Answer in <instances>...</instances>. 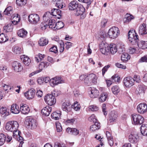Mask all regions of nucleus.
<instances>
[{"instance_id": "25", "label": "nucleus", "mask_w": 147, "mask_h": 147, "mask_svg": "<svg viewBox=\"0 0 147 147\" xmlns=\"http://www.w3.org/2000/svg\"><path fill=\"white\" fill-rule=\"evenodd\" d=\"M47 24H46L45 25H44V29L46 28V26H49V27L51 28H54L55 26V21L54 20H48L47 21Z\"/></svg>"}, {"instance_id": "34", "label": "nucleus", "mask_w": 147, "mask_h": 147, "mask_svg": "<svg viewBox=\"0 0 147 147\" xmlns=\"http://www.w3.org/2000/svg\"><path fill=\"white\" fill-rule=\"evenodd\" d=\"M18 36L20 37L25 38L27 34V32L24 29H22L18 31Z\"/></svg>"}, {"instance_id": "4", "label": "nucleus", "mask_w": 147, "mask_h": 147, "mask_svg": "<svg viewBox=\"0 0 147 147\" xmlns=\"http://www.w3.org/2000/svg\"><path fill=\"white\" fill-rule=\"evenodd\" d=\"M120 31L118 28L114 26L111 28L109 30L108 36L110 38L115 39L119 35Z\"/></svg>"}, {"instance_id": "42", "label": "nucleus", "mask_w": 147, "mask_h": 147, "mask_svg": "<svg viewBox=\"0 0 147 147\" xmlns=\"http://www.w3.org/2000/svg\"><path fill=\"white\" fill-rule=\"evenodd\" d=\"M8 40V38L3 34H0V43H3L6 42Z\"/></svg>"}, {"instance_id": "61", "label": "nucleus", "mask_w": 147, "mask_h": 147, "mask_svg": "<svg viewBox=\"0 0 147 147\" xmlns=\"http://www.w3.org/2000/svg\"><path fill=\"white\" fill-rule=\"evenodd\" d=\"M134 78L133 79L134 80V82L136 81V82L138 83H139L140 82L141 80L140 79V76L136 75H135Z\"/></svg>"}, {"instance_id": "57", "label": "nucleus", "mask_w": 147, "mask_h": 147, "mask_svg": "<svg viewBox=\"0 0 147 147\" xmlns=\"http://www.w3.org/2000/svg\"><path fill=\"white\" fill-rule=\"evenodd\" d=\"M84 82L85 84L88 86L90 85V84H91L90 78L88 77V75L86 76L84 80Z\"/></svg>"}, {"instance_id": "29", "label": "nucleus", "mask_w": 147, "mask_h": 147, "mask_svg": "<svg viewBox=\"0 0 147 147\" xmlns=\"http://www.w3.org/2000/svg\"><path fill=\"white\" fill-rule=\"evenodd\" d=\"M88 77L90 78L91 83L96 84L97 83V78L95 74H92L88 75Z\"/></svg>"}, {"instance_id": "49", "label": "nucleus", "mask_w": 147, "mask_h": 147, "mask_svg": "<svg viewBox=\"0 0 147 147\" xmlns=\"http://www.w3.org/2000/svg\"><path fill=\"white\" fill-rule=\"evenodd\" d=\"M13 52L16 54H19L21 53V48L18 46H15L12 49Z\"/></svg>"}, {"instance_id": "32", "label": "nucleus", "mask_w": 147, "mask_h": 147, "mask_svg": "<svg viewBox=\"0 0 147 147\" xmlns=\"http://www.w3.org/2000/svg\"><path fill=\"white\" fill-rule=\"evenodd\" d=\"M61 113L60 111L54 112L51 115L52 118L56 120L59 119L60 118Z\"/></svg>"}, {"instance_id": "36", "label": "nucleus", "mask_w": 147, "mask_h": 147, "mask_svg": "<svg viewBox=\"0 0 147 147\" xmlns=\"http://www.w3.org/2000/svg\"><path fill=\"white\" fill-rule=\"evenodd\" d=\"M100 123L98 122L94 123V124L91 125L90 128V130L92 131L98 129L100 128Z\"/></svg>"}, {"instance_id": "35", "label": "nucleus", "mask_w": 147, "mask_h": 147, "mask_svg": "<svg viewBox=\"0 0 147 147\" xmlns=\"http://www.w3.org/2000/svg\"><path fill=\"white\" fill-rule=\"evenodd\" d=\"M13 13V9L11 6H9L6 8L4 11V14L10 16Z\"/></svg>"}, {"instance_id": "21", "label": "nucleus", "mask_w": 147, "mask_h": 147, "mask_svg": "<svg viewBox=\"0 0 147 147\" xmlns=\"http://www.w3.org/2000/svg\"><path fill=\"white\" fill-rule=\"evenodd\" d=\"M138 138L137 134H131L129 136V140L131 143H135L137 142Z\"/></svg>"}, {"instance_id": "52", "label": "nucleus", "mask_w": 147, "mask_h": 147, "mask_svg": "<svg viewBox=\"0 0 147 147\" xmlns=\"http://www.w3.org/2000/svg\"><path fill=\"white\" fill-rule=\"evenodd\" d=\"M59 42L60 45V53H62L64 50V43L61 40L59 41Z\"/></svg>"}, {"instance_id": "46", "label": "nucleus", "mask_w": 147, "mask_h": 147, "mask_svg": "<svg viewBox=\"0 0 147 147\" xmlns=\"http://www.w3.org/2000/svg\"><path fill=\"white\" fill-rule=\"evenodd\" d=\"M113 93L115 94H117L120 91V89L117 86H113L111 88Z\"/></svg>"}, {"instance_id": "17", "label": "nucleus", "mask_w": 147, "mask_h": 147, "mask_svg": "<svg viewBox=\"0 0 147 147\" xmlns=\"http://www.w3.org/2000/svg\"><path fill=\"white\" fill-rule=\"evenodd\" d=\"M63 110L66 112H70L72 109L71 105L69 102H64L62 105Z\"/></svg>"}, {"instance_id": "40", "label": "nucleus", "mask_w": 147, "mask_h": 147, "mask_svg": "<svg viewBox=\"0 0 147 147\" xmlns=\"http://www.w3.org/2000/svg\"><path fill=\"white\" fill-rule=\"evenodd\" d=\"M0 113L2 115H4V116H5L9 115V111L5 107H2L0 109Z\"/></svg>"}, {"instance_id": "50", "label": "nucleus", "mask_w": 147, "mask_h": 147, "mask_svg": "<svg viewBox=\"0 0 147 147\" xmlns=\"http://www.w3.org/2000/svg\"><path fill=\"white\" fill-rule=\"evenodd\" d=\"M75 120L74 118L67 119L64 121L65 124L67 125H72L74 123Z\"/></svg>"}, {"instance_id": "16", "label": "nucleus", "mask_w": 147, "mask_h": 147, "mask_svg": "<svg viewBox=\"0 0 147 147\" xmlns=\"http://www.w3.org/2000/svg\"><path fill=\"white\" fill-rule=\"evenodd\" d=\"M139 34L143 35L147 34V27L146 24L143 23L140 25L138 29Z\"/></svg>"}, {"instance_id": "38", "label": "nucleus", "mask_w": 147, "mask_h": 147, "mask_svg": "<svg viewBox=\"0 0 147 147\" xmlns=\"http://www.w3.org/2000/svg\"><path fill=\"white\" fill-rule=\"evenodd\" d=\"M99 94V91L96 89H92L91 91L90 96L92 98H95L97 97Z\"/></svg>"}, {"instance_id": "8", "label": "nucleus", "mask_w": 147, "mask_h": 147, "mask_svg": "<svg viewBox=\"0 0 147 147\" xmlns=\"http://www.w3.org/2000/svg\"><path fill=\"white\" fill-rule=\"evenodd\" d=\"M64 82V80L61 78L55 77L51 78L49 81L50 85L53 87L59 84L63 83Z\"/></svg>"}, {"instance_id": "6", "label": "nucleus", "mask_w": 147, "mask_h": 147, "mask_svg": "<svg viewBox=\"0 0 147 147\" xmlns=\"http://www.w3.org/2000/svg\"><path fill=\"white\" fill-rule=\"evenodd\" d=\"M25 124L27 128L31 129L35 128L37 125L36 121L31 117H29L26 119L25 122Z\"/></svg>"}, {"instance_id": "64", "label": "nucleus", "mask_w": 147, "mask_h": 147, "mask_svg": "<svg viewBox=\"0 0 147 147\" xmlns=\"http://www.w3.org/2000/svg\"><path fill=\"white\" fill-rule=\"evenodd\" d=\"M140 62H147V55H146L142 57L140 59Z\"/></svg>"}, {"instance_id": "41", "label": "nucleus", "mask_w": 147, "mask_h": 147, "mask_svg": "<svg viewBox=\"0 0 147 147\" xmlns=\"http://www.w3.org/2000/svg\"><path fill=\"white\" fill-rule=\"evenodd\" d=\"M107 95L106 92H103L100 95L99 100L100 102H103L105 101L107 98Z\"/></svg>"}, {"instance_id": "10", "label": "nucleus", "mask_w": 147, "mask_h": 147, "mask_svg": "<svg viewBox=\"0 0 147 147\" xmlns=\"http://www.w3.org/2000/svg\"><path fill=\"white\" fill-rule=\"evenodd\" d=\"M29 22L32 24H36L40 20L39 16L36 14H30L28 16Z\"/></svg>"}, {"instance_id": "26", "label": "nucleus", "mask_w": 147, "mask_h": 147, "mask_svg": "<svg viewBox=\"0 0 147 147\" xmlns=\"http://www.w3.org/2000/svg\"><path fill=\"white\" fill-rule=\"evenodd\" d=\"M110 53H111L113 54H115L117 51V49L115 44H111L110 46L108 45Z\"/></svg>"}, {"instance_id": "27", "label": "nucleus", "mask_w": 147, "mask_h": 147, "mask_svg": "<svg viewBox=\"0 0 147 147\" xmlns=\"http://www.w3.org/2000/svg\"><path fill=\"white\" fill-rule=\"evenodd\" d=\"M48 39L45 37L41 38L38 41L39 45L40 46H44L47 45L48 43Z\"/></svg>"}, {"instance_id": "18", "label": "nucleus", "mask_w": 147, "mask_h": 147, "mask_svg": "<svg viewBox=\"0 0 147 147\" xmlns=\"http://www.w3.org/2000/svg\"><path fill=\"white\" fill-rule=\"evenodd\" d=\"M79 6L78 2L76 0H74L69 4V10H75Z\"/></svg>"}, {"instance_id": "1", "label": "nucleus", "mask_w": 147, "mask_h": 147, "mask_svg": "<svg viewBox=\"0 0 147 147\" xmlns=\"http://www.w3.org/2000/svg\"><path fill=\"white\" fill-rule=\"evenodd\" d=\"M128 39L132 44H137L140 48L142 49L147 48V41H142L141 43H138V35L135 30H132L128 32Z\"/></svg>"}, {"instance_id": "63", "label": "nucleus", "mask_w": 147, "mask_h": 147, "mask_svg": "<svg viewBox=\"0 0 147 147\" xmlns=\"http://www.w3.org/2000/svg\"><path fill=\"white\" fill-rule=\"evenodd\" d=\"M54 147H66L64 144H61L58 142L55 143Z\"/></svg>"}, {"instance_id": "31", "label": "nucleus", "mask_w": 147, "mask_h": 147, "mask_svg": "<svg viewBox=\"0 0 147 147\" xmlns=\"http://www.w3.org/2000/svg\"><path fill=\"white\" fill-rule=\"evenodd\" d=\"M49 63L47 62H41L39 65V68L40 72L42 71L43 69L47 68L49 65Z\"/></svg>"}, {"instance_id": "13", "label": "nucleus", "mask_w": 147, "mask_h": 147, "mask_svg": "<svg viewBox=\"0 0 147 147\" xmlns=\"http://www.w3.org/2000/svg\"><path fill=\"white\" fill-rule=\"evenodd\" d=\"M12 67L16 72H20L23 69V67L21 64L18 62L15 61L12 63Z\"/></svg>"}, {"instance_id": "51", "label": "nucleus", "mask_w": 147, "mask_h": 147, "mask_svg": "<svg viewBox=\"0 0 147 147\" xmlns=\"http://www.w3.org/2000/svg\"><path fill=\"white\" fill-rule=\"evenodd\" d=\"M56 126L57 132H60L62 130V127L61 124L58 122H56Z\"/></svg>"}, {"instance_id": "47", "label": "nucleus", "mask_w": 147, "mask_h": 147, "mask_svg": "<svg viewBox=\"0 0 147 147\" xmlns=\"http://www.w3.org/2000/svg\"><path fill=\"white\" fill-rule=\"evenodd\" d=\"M27 1V0H16V2L18 6L22 7L26 3Z\"/></svg>"}, {"instance_id": "54", "label": "nucleus", "mask_w": 147, "mask_h": 147, "mask_svg": "<svg viewBox=\"0 0 147 147\" xmlns=\"http://www.w3.org/2000/svg\"><path fill=\"white\" fill-rule=\"evenodd\" d=\"M89 108L92 111H98V108L95 105H92L90 106Z\"/></svg>"}, {"instance_id": "9", "label": "nucleus", "mask_w": 147, "mask_h": 147, "mask_svg": "<svg viewBox=\"0 0 147 147\" xmlns=\"http://www.w3.org/2000/svg\"><path fill=\"white\" fill-rule=\"evenodd\" d=\"M44 100L50 106L53 105L56 102L55 98L52 95L49 94H48L45 96Z\"/></svg>"}, {"instance_id": "2", "label": "nucleus", "mask_w": 147, "mask_h": 147, "mask_svg": "<svg viewBox=\"0 0 147 147\" xmlns=\"http://www.w3.org/2000/svg\"><path fill=\"white\" fill-rule=\"evenodd\" d=\"M52 15L55 17L56 18L60 19L62 15V11L59 9L53 8L52 9L51 12H47L46 13L43 15V17L48 18L49 15Z\"/></svg>"}, {"instance_id": "30", "label": "nucleus", "mask_w": 147, "mask_h": 147, "mask_svg": "<svg viewBox=\"0 0 147 147\" xmlns=\"http://www.w3.org/2000/svg\"><path fill=\"white\" fill-rule=\"evenodd\" d=\"M141 132L144 136L147 135V124H143L141 126Z\"/></svg>"}, {"instance_id": "58", "label": "nucleus", "mask_w": 147, "mask_h": 147, "mask_svg": "<svg viewBox=\"0 0 147 147\" xmlns=\"http://www.w3.org/2000/svg\"><path fill=\"white\" fill-rule=\"evenodd\" d=\"M49 51L51 52H53L55 53H57L58 51L57 47L55 46H53L50 49Z\"/></svg>"}, {"instance_id": "7", "label": "nucleus", "mask_w": 147, "mask_h": 147, "mask_svg": "<svg viewBox=\"0 0 147 147\" xmlns=\"http://www.w3.org/2000/svg\"><path fill=\"white\" fill-rule=\"evenodd\" d=\"M85 9L82 5H79V6L75 10L74 14L76 16L80 15L81 18L83 19L86 16V14L85 12Z\"/></svg>"}, {"instance_id": "19", "label": "nucleus", "mask_w": 147, "mask_h": 147, "mask_svg": "<svg viewBox=\"0 0 147 147\" xmlns=\"http://www.w3.org/2000/svg\"><path fill=\"white\" fill-rule=\"evenodd\" d=\"M117 112L114 111L111 112L109 114V120L110 122H112L116 121L117 119Z\"/></svg>"}, {"instance_id": "28", "label": "nucleus", "mask_w": 147, "mask_h": 147, "mask_svg": "<svg viewBox=\"0 0 147 147\" xmlns=\"http://www.w3.org/2000/svg\"><path fill=\"white\" fill-rule=\"evenodd\" d=\"M134 18L132 15L130 14L127 13L125 15V17L123 19V21L124 23L128 24Z\"/></svg>"}, {"instance_id": "55", "label": "nucleus", "mask_w": 147, "mask_h": 147, "mask_svg": "<svg viewBox=\"0 0 147 147\" xmlns=\"http://www.w3.org/2000/svg\"><path fill=\"white\" fill-rule=\"evenodd\" d=\"M88 120L90 121H92L94 123L98 122L94 114L92 115L88 118Z\"/></svg>"}, {"instance_id": "62", "label": "nucleus", "mask_w": 147, "mask_h": 147, "mask_svg": "<svg viewBox=\"0 0 147 147\" xmlns=\"http://www.w3.org/2000/svg\"><path fill=\"white\" fill-rule=\"evenodd\" d=\"M79 134V131L76 129L75 128H72V130L71 133V135H77Z\"/></svg>"}, {"instance_id": "53", "label": "nucleus", "mask_w": 147, "mask_h": 147, "mask_svg": "<svg viewBox=\"0 0 147 147\" xmlns=\"http://www.w3.org/2000/svg\"><path fill=\"white\" fill-rule=\"evenodd\" d=\"M113 82H118L119 81V78L118 76V75L115 74L111 78Z\"/></svg>"}, {"instance_id": "39", "label": "nucleus", "mask_w": 147, "mask_h": 147, "mask_svg": "<svg viewBox=\"0 0 147 147\" xmlns=\"http://www.w3.org/2000/svg\"><path fill=\"white\" fill-rule=\"evenodd\" d=\"M13 25L11 24H9L4 27V31L5 32H11L13 30Z\"/></svg>"}, {"instance_id": "3", "label": "nucleus", "mask_w": 147, "mask_h": 147, "mask_svg": "<svg viewBox=\"0 0 147 147\" xmlns=\"http://www.w3.org/2000/svg\"><path fill=\"white\" fill-rule=\"evenodd\" d=\"M19 127V124L16 121H11L8 122L5 126V129L8 131L13 132L16 131Z\"/></svg>"}, {"instance_id": "20", "label": "nucleus", "mask_w": 147, "mask_h": 147, "mask_svg": "<svg viewBox=\"0 0 147 147\" xmlns=\"http://www.w3.org/2000/svg\"><path fill=\"white\" fill-rule=\"evenodd\" d=\"M30 111L29 108L26 105H21L20 111L22 113L24 114H27L29 113Z\"/></svg>"}, {"instance_id": "43", "label": "nucleus", "mask_w": 147, "mask_h": 147, "mask_svg": "<svg viewBox=\"0 0 147 147\" xmlns=\"http://www.w3.org/2000/svg\"><path fill=\"white\" fill-rule=\"evenodd\" d=\"M64 26V23L61 21H59L56 23L54 26L55 28H56L57 29H59L62 28Z\"/></svg>"}, {"instance_id": "5", "label": "nucleus", "mask_w": 147, "mask_h": 147, "mask_svg": "<svg viewBox=\"0 0 147 147\" xmlns=\"http://www.w3.org/2000/svg\"><path fill=\"white\" fill-rule=\"evenodd\" d=\"M132 117V123L135 125H141L144 121V118L140 114H134Z\"/></svg>"}, {"instance_id": "33", "label": "nucleus", "mask_w": 147, "mask_h": 147, "mask_svg": "<svg viewBox=\"0 0 147 147\" xmlns=\"http://www.w3.org/2000/svg\"><path fill=\"white\" fill-rule=\"evenodd\" d=\"M122 54L121 60L124 62H126L130 59V56L128 54L125 52Z\"/></svg>"}, {"instance_id": "45", "label": "nucleus", "mask_w": 147, "mask_h": 147, "mask_svg": "<svg viewBox=\"0 0 147 147\" xmlns=\"http://www.w3.org/2000/svg\"><path fill=\"white\" fill-rule=\"evenodd\" d=\"M125 46L123 44H121L119 45V47L117 49L118 52L121 54L123 53L125 51Z\"/></svg>"}, {"instance_id": "48", "label": "nucleus", "mask_w": 147, "mask_h": 147, "mask_svg": "<svg viewBox=\"0 0 147 147\" xmlns=\"http://www.w3.org/2000/svg\"><path fill=\"white\" fill-rule=\"evenodd\" d=\"M6 140V136L3 134H0V146L2 145Z\"/></svg>"}, {"instance_id": "59", "label": "nucleus", "mask_w": 147, "mask_h": 147, "mask_svg": "<svg viewBox=\"0 0 147 147\" xmlns=\"http://www.w3.org/2000/svg\"><path fill=\"white\" fill-rule=\"evenodd\" d=\"M74 106V108L76 111H78L80 109V106L78 104L77 102L76 103L75 102Z\"/></svg>"}, {"instance_id": "11", "label": "nucleus", "mask_w": 147, "mask_h": 147, "mask_svg": "<svg viewBox=\"0 0 147 147\" xmlns=\"http://www.w3.org/2000/svg\"><path fill=\"white\" fill-rule=\"evenodd\" d=\"M123 83L126 87H130L134 84V79L131 77L125 78L123 80Z\"/></svg>"}, {"instance_id": "60", "label": "nucleus", "mask_w": 147, "mask_h": 147, "mask_svg": "<svg viewBox=\"0 0 147 147\" xmlns=\"http://www.w3.org/2000/svg\"><path fill=\"white\" fill-rule=\"evenodd\" d=\"M45 55L39 53L38 55H36V58H39V61H41L45 57Z\"/></svg>"}, {"instance_id": "44", "label": "nucleus", "mask_w": 147, "mask_h": 147, "mask_svg": "<svg viewBox=\"0 0 147 147\" xmlns=\"http://www.w3.org/2000/svg\"><path fill=\"white\" fill-rule=\"evenodd\" d=\"M138 49L137 47H135L133 46L129 47V52L130 54H133L136 53Z\"/></svg>"}, {"instance_id": "23", "label": "nucleus", "mask_w": 147, "mask_h": 147, "mask_svg": "<svg viewBox=\"0 0 147 147\" xmlns=\"http://www.w3.org/2000/svg\"><path fill=\"white\" fill-rule=\"evenodd\" d=\"M52 108L49 106H46L42 110L41 113L46 116H48L51 111Z\"/></svg>"}, {"instance_id": "15", "label": "nucleus", "mask_w": 147, "mask_h": 147, "mask_svg": "<svg viewBox=\"0 0 147 147\" xmlns=\"http://www.w3.org/2000/svg\"><path fill=\"white\" fill-rule=\"evenodd\" d=\"M35 90L34 89H31L24 94L25 97L28 99H33L35 95Z\"/></svg>"}, {"instance_id": "22", "label": "nucleus", "mask_w": 147, "mask_h": 147, "mask_svg": "<svg viewBox=\"0 0 147 147\" xmlns=\"http://www.w3.org/2000/svg\"><path fill=\"white\" fill-rule=\"evenodd\" d=\"M11 111L12 113L15 114L19 113L20 112L19 106L16 104H13L11 107Z\"/></svg>"}, {"instance_id": "14", "label": "nucleus", "mask_w": 147, "mask_h": 147, "mask_svg": "<svg viewBox=\"0 0 147 147\" xmlns=\"http://www.w3.org/2000/svg\"><path fill=\"white\" fill-rule=\"evenodd\" d=\"M100 49L102 53L105 55H107L110 53L108 45L102 43L100 45Z\"/></svg>"}, {"instance_id": "56", "label": "nucleus", "mask_w": 147, "mask_h": 147, "mask_svg": "<svg viewBox=\"0 0 147 147\" xmlns=\"http://www.w3.org/2000/svg\"><path fill=\"white\" fill-rule=\"evenodd\" d=\"M13 136L15 138L18 137V136L19 135L21 134V132L19 130H18V129L16 131H13Z\"/></svg>"}, {"instance_id": "12", "label": "nucleus", "mask_w": 147, "mask_h": 147, "mask_svg": "<svg viewBox=\"0 0 147 147\" xmlns=\"http://www.w3.org/2000/svg\"><path fill=\"white\" fill-rule=\"evenodd\" d=\"M138 112L140 114H144L147 112V105L144 103L140 104L137 107Z\"/></svg>"}, {"instance_id": "37", "label": "nucleus", "mask_w": 147, "mask_h": 147, "mask_svg": "<svg viewBox=\"0 0 147 147\" xmlns=\"http://www.w3.org/2000/svg\"><path fill=\"white\" fill-rule=\"evenodd\" d=\"M54 2L55 3L56 6L59 8H62L63 6L65 7L62 0H55Z\"/></svg>"}, {"instance_id": "24", "label": "nucleus", "mask_w": 147, "mask_h": 147, "mask_svg": "<svg viewBox=\"0 0 147 147\" xmlns=\"http://www.w3.org/2000/svg\"><path fill=\"white\" fill-rule=\"evenodd\" d=\"M21 58L24 64L26 65H28L31 62L30 59L27 56L24 55L21 56Z\"/></svg>"}]
</instances>
